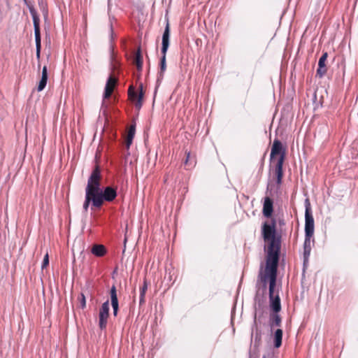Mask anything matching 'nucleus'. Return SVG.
<instances>
[{"mask_svg": "<svg viewBox=\"0 0 358 358\" xmlns=\"http://www.w3.org/2000/svg\"><path fill=\"white\" fill-rule=\"evenodd\" d=\"M262 234L265 241H269L266 268H278L280 250V238L275 236V221L274 220H272L271 224L265 222L263 224Z\"/></svg>", "mask_w": 358, "mask_h": 358, "instance_id": "f257e3e1", "label": "nucleus"}, {"mask_svg": "<svg viewBox=\"0 0 358 358\" xmlns=\"http://www.w3.org/2000/svg\"><path fill=\"white\" fill-rule=\"evenodd\" d=\"M278 268H265L264 272L262 271L259 274V280L263 283L264 289L266 288L267 282L269 280V301L270 308L273 313L281 310V303L279 296H274V289L276 284Z\"/></svg>", "mask_w": 358, "mask_h": 358, "instance_id": "f03ea898", "label": "nucleus"}, {"mask_svg": "<svg viewBox=\"0 0 358 358\" xmlns=\"http://www.w3.org/2000/svg\"><path fill=\"white\" fill-rule=\"evenodd\" d=\"M101 173L98 166H96L92 171L88 180L93 189H95L94 194L96 198L94 199L95 203L102 206L103 201H112L117 196V191L110 186L106 187L103 190L100 188Z\"/></svg>", "mask_w": 358, "mask_h": 358, "instance_id": "7ed1b4c3", "label": "nucleus"}, {"mask_svg": "<svg viewBox=\"0 0 358 358\" xmlns=\"http://www.w3.org/2000/svg\"><path fill=\"white\" fill-rule=\"evenodd\" d=\"M169 37H170V29L169 22H166L165 29L162 35V57L160 60V76H163L164 73L166 69V55L169 46Z\"/></svg>", "mask_w": 358, "mask_h": 358, "instance_id": "20e7f679", "label": "nucleus"}, {"mask_svg": "<svg viewBox=\"0 0 358 358\" xmlns=\"http://www.w3.org/2000/svg\"><path fill=\"white\" fill-rule=\"evenodd\" d=\"M305 205V236H313L315 230L314 218L311 213L310 203L306 199Z\"/></svg>", "mask_w": 358, "mask_h": 358, "instance_id": "39448f33", "label": "nucleus"}, {"mask_svg": "<svg viewBox=\"0 0 358 358\" xmlns=\"http://www.w3.org/2000/svg\"><path fill=\"white\" fill-rule=\"evenodd\" d=\"M95 189H93L89 180L87 181V185L85 189V198L83 203V210L87 212L90 203L92 202V206L96 208H100L99 204L95 203V199L96 198L94 194Z\"/></svg>", "mask_w": 358, "mask_h": 358, "instance_id": "423d86ee", "label": "nucleus"}, {"mask_svg": "<svg viewBox=\"0 0 358 358\" xmlns=\"http://www.w3.org/2000/svg\"><path fill=\"white\" fill-rule=\"evenodd\" d=\"M275 155H280L277 163H280L281 161L282 165H283L285 157V149L283 148L282 143L278 139H275L273 141L270 155L271 160H272Z\"/></svg>", "mask_w": 358, "mask_h": 358, "instance_id": "0eeeda50", "label": "nucleus"}, {"mask_svg": "<svg viewBox=\"0 0 358 358\" xmlns=\"http://www.w3.org/2000/svg\"><path fill=\"white\" fill-rule=\"evenodd\" d=\"M109 301L107 300L101 305L99 314V326L101 329L106 328L109 315Z\"/></svg>", "mask_w": 358, "mask_h": 358, "instance_id": "6e6552de", "label": "nucleus"}, {"mask_svg": "<svg viewBox=\"0 0 358 358\" xmlns=\"http://www.w3.org/2000/svg\"><path fill=\"white\" fill-rule=\"evenodd\" d=\"M314 243L313 236H305L303 245V266H307L310 252L312 249V244Z\"/></svg>", "mask_w": 358, "mask_h": 358, "instance_id": "1a4fd4ad", "label": "nucleus"}, {"mask_svg": "<svg viewBox=\"0 0 358 358\" xmlns=\"http://www.w3.org/2000/svg\"><path fill=\"white\" fill-rule=\"evenodd\" d=\"M262 338V333L259 329L257 323V313L254 315L253 323L251 327V343L254 344L255 348L259 347Z\"/></svg>", "mask_w": 358, "mask_h": 358, "instance_id": "9d476101", "label": "nucleus"}, {"mask_svg": "<svg viewBox=\"0 0 358 358\" xmlns=\"http://www.w3.org/2000/svg\"><path fill=\"white\" fill-rule=\"evenodd\" d=\"M128 94H129V98L131 100H134V99L138 98L137 102L136 103V108H137L138 109H140L142 106V99H143V85L142 84L140 85V92H139L138 95H137V93L135 91V89L132 85H131L129 87Z\"/></svg>", "mask_w": 358, "mask_h": 358, "instance_id": "9b49d317", "label": "nucleus"}, {"mask_svg": "<svg viewBox=\"0 0 358 358\" xmlns=\"http://www.w3.org/2000/svg\"><path fill=\"white\" fill-rule=\"evenodd\" d=\"M116 83L117 80L115 78L112 76L108 77L105 86L104 93L103 95V99H108L110 96Z\"/></svg>", "mask_w": 358, "mask_h": 358, "instance_id": "f8f14e48", "label": "nucleus"}, {"mask_svg": "<svg viewBox=\"0 0 358 358\" xmlns=\"http://www.w3.org/2000/svg\"><path fill=\"white\" fill-rule=\"evenodd\" d=\"M279 313L280 312H272L269 314L268 325L271 330H273L275 327H280L281 325L282 318Z\"/></svg>", "mask_w": 358, "mask_h": 358, "instance_id": "ddd939ff", "label": "nucleus"}, {"mask_svg": "<svg viewBox=\"0 0 358 358\" xmlns=\"http://www.w3.org/2000/svg\"><path fill=\"white\" fill-rule=\"evenodd\" d=\"M273 211V202L269 197H265L263 204L262 213L266 217H270Z\"/></svg>", "mask_w": 358, "mask_h": 358, "instance_id": "4468645a", "label": "nucleus"}, {"mask_svg": "<svg viewBox=\"0 0 358 358\" xmlns=\"http://www.w3.org/2000/svg\"><path fill=\"white\" fill-rule=\"evenodd\" d=\"M111 305L113 308V313L114 316H117L119 308L118 299L117 296L116 287L113 285L110 291Z\"/></svg>", "mask_w": 358, "mask_h": 358, "instance_id": "2eb2a0df", "label": "nucleus"}, {"mask_svg": "<svg viewBox=\"0 0 358 358\" xmlns=\"http://www.w3.org/2000/svg\"><path fill=\"white\" fill-rule=\"evenodd\" d=\"M327 52H324L322 55L320 57L318 61V69L317 70V75L319 76L320 78L323 77V76L327 72V69L325 66V62L327 58Z\"/></svg>", "mask_w": 358, "mask_h": 358, "instance_id": "dca6fc26", "label": "nucleus"}, {"mask_svg": "<svg viewBox=\"0 0 358 358\" xmlns=\"http://www.w3.org/2000/svg\"><path fill=\"white\" fill-rule=\"evenodd\" d=\"M47 80H48V69H47V66H44L42 69L41 78V80L38 83V87H37V90L38 92H41L42 90H44V88L45 87L46 84H47Z\"/></svg>", "mask_w": 358, "mask_h": 358, "instance_id": "f3484780", "label": "nucleus"}, {"mask_svg": "<svg viewBox=\"0 0 358 358\" xmlns=\"http://www.w3.org/2000/svg\"><path fill=\"white\" fill-rule=\"evenodd\" d=\"M29 11L32 17L34 33H38L40 32V19L37 12L34 8L30 9Z\"/></svg>", "mask_w": 358, "mask_h": 358, "instance_id": "a211bd4d", "label": "nucleus"}, {"mask_svg": "<svg viewBox=\"0 0 358 358\" xmlns=\"http://www.w3.org/2000/svg\"><path fill=\"white\" fill-rule=\"evenodd\" d=\"M92 253L96 257H103L106 252V248L103 245H95L92 247Z\"/></svg>", "mask_w": 358, "mask_h": 358, "instance_id": "6ab92c4d", "label": "nucleus"}, {"mask_svg": "<svg viewBox=\"0 0 358 358\" xmlns=\"http://www.w3.org/2000/svg\"><path fill=\"white\" fill-rule=\"evenodd\" d=\"M282 166L281 161L280 163H276L275 164L276 183L278 185H280L282 183V178L283 176Z\"/></svg>", "mask_w": 358, "mask_h": 358, "instance_id": "aec40b11", "label": "nucleus"}, {"mask_svg": "<svg viewBox=\"0 0 358 358\" xmlns=\"http://www.w3.org/2000/svg\"><path fill=\"white\" fill-rule=\"evenodd\" d=\"M282 339V330L281 329H277L274 333V346L276 348L280 347Z\"/></svg>", "mask_w": 358, "mask_h": 358, "instance_id": "412c9836", "label": "nucleus"}, {"mask_svg": "<svg viewBox=\"0 0 358 358\" xmlns=\"http://www.w3.org/2000/svg\"><path fill=\"white\" fill-rule=\"evenodd\" d=\"M35 43H36V55L37 59L40 58L41 55V32L34 33Z\"/></svg>", "mask_w": 358, "mask_h": 358, "instance_id": "4be33fe9", "label": "nucleus"}, {"mask_svg": "<svg viewBox=\"0 0 358 358\" xmlns=\"http://www.w3.org/2000/svg\"><path fill=\"white\" fill-rule=\"evenodd\" d=\"M135 62L137 66V69L139 71H141L143 67V59L140 48L138 49L136 53Z\"/></svg>", "mask_w": 358, "mask_h": 358, "instance_id": "5701e85b", "label": "nucleus"}, {"mask_svg": "<svg viewBox=\"0 0 358 358\" xmlns=\"http://www.w3.org/2000/svg\"><path fill=\"white\" fill-rule=\"evenodd\" d=\"M48 264H49V256H48V253L46 252L45 256H44L42 264H41V268L44 269L45 268H46V266Z\"/></svg>", "mask_w": 358, "mask_h": 358, "instance_id": "b1692460", "label": "nucleus"}, {"mask_svg": "<svg viewBox=\"0 0 358 358\" xmlns=\"http://www.w3.org/2000/svg\"><path fill=\"white\" fill-rule=\"evenodd\" d=\"M147 289H148V283H147L146 280H144L143 285L140 289V294L145 295Z\"/></svg>", "mask_w": 358, "mask_h": 358, "instance_id": "393cba45", "label": "nucleus"}, {"mask_svg": "<svg viewBox=\"0 0 358 358\" xmlns=\"http://www.w3.org/2000/svg\"><path fill=\"white\" fill-rule=\"evenodd\" d=\"M80 306L82 308H85L86 306V299L83 293L80 294Z\"/></svg>", "mask_w": 358, "mask_h": 358, "instance_id": "a878e982", "label": "nucleus"}, {"mask_svg": "<svg viewBox=\"0 0 358 358\" xmlns=\"http://www.w3.org/2000/svg\"><path fill=\"white\" fill-rule=\"evenodd\" d=\"M135 131H136L135 125L134 124L131 125L127 136L134 138V134H135Z\"/></svg>", "mask_w": 358, "mask_h": 358, "instance_id": "bb28decb", "label": "nucleus"}, {"mask_svg": "<svg viewBox=\"0 0 358 358\" xmlns=\"http://www.w3.org/2000/svg\"><path fill=\"white\" fill-rule=\"evenodd\" d=\"M133 138H134L133 137H130V136H127L126 145L128 149L129 148L131 144L132 143Z\"/></svg>", "mask_w": 358, "mask_h": 358, "instance_id": "cd10ccee", "label": "nucleus"}, {"mask_svg": "<svg viewBox=\"0 0 358 358\" xmlns=\"http://www.w3.org/2000/svg\"><path fill=\"white\" fill-rule=\"evenodd\" d=\"M145 303V295H141L139 297V304L142 305Z\"/></svg>", "mask_w": 358, "mask_h": 358, "instance_id": "c85d7f7f", "label": "nucleus"}, {"mask_svg": "<svg viewBox=\"0 0 358 358\" xmlns=\"http://www.w3.org/2000/svg\"><path fill=\"white\" fill-rule=\"evenodd\" d=\"M27 6L29 10H30V9L34 8V6L31 3H29L28 4H27Z\"/></svg>", "mask_w": 358, "mask_h": 358, "instance_id": "c756f323", "label": "nucleus"}, {"mask_svg": "<svg viewBox=\"0 0 358 358\" xmlns=\"http://www.w3.org/2000/svg\"><path fill=\"white\" fill-rule=\"evenodd\" d=\"M189 155H190V152H187V158H186V160H185V164L187 163V161L189 159Z\"/></svg>", "mask_w": 358, "mask_h": 358, "instance_id": "7c9ffc66", "label": "nucleus"}, {"mask_svg": "<svg viewBox=\"0 0 358 358\" xmlns=\"http://www.w3.org/2000/svg\"><path fill=\"white\" fill-rule=\"evenodd\" d=\"M43 13H45H45H47V10H45V7H43Z\"/></svg>", "mask_w": 358, "mask_h": 358, "instance_id": "2f4dec72", "label": "nucleus"}, {"mask_svg": "<svg viewBox=\"0 0 358 358\" xmlns=\"http://www.w3.org/2000/svg\"><path fill=\"white\" fill-rule=\"evenodd\" d=\"M23 1H24V3H25L26 5H27V4H28V3H29V2H28V1H27V0H23Z\"/></svg>", "mask_w": 358, "mask_h": 358, "instance_id": "473e14b6", "label": "nucleus"}, {"mask_svg": "<svg viewBox=\"0 0 358 358\" xmlns=\"http://www.w3.org/2000/svg\"><path fill=\"white\" fill-rule=\"evenodd\" d=\"M264 358H265V357H264Z\"/></svg>", "mask_w": 358, "mask_h": 358, "instance_id": "72a5a7b5", "label": "nucleus"}]
</instances>
